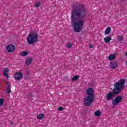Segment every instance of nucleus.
<instances>
[{
  "mask_svg": "<svg viewBox=\"0 0 127 127\" xmlns=\"http://www.w3.org/2000/svg\"><path fill=\"white\" fill-rule=\"evenodd\" d=\"M86 94L88 96L84 98V104L86 107H89L95 101V95L93 88H88L86 90Z\"/></svg>",
  "mask_w": 127,
  "mask_h": 127,
  "instance_id": "f03ea898",
  "label": "nucleus"
},
{
  "mask_svg": "<svg viewBox=\"0 0 127 127\" xmlns=\"http://www.w3.org/2000/svg\"><path fill=\"white\" fill-rule=\"evenodd\" d=\"M31 63H32V59L27 58L25 60V64L27 66H29V65H30V64H31Z\"/></svg>",
  "mask_w": 127,
  "mask_h": 127,
  "instance_id": "9d476101",
  "label": "nucleus"
},
{
  "mask_svg": "<svg viewBox=\"0 0 127 127\" xmlns=\"http://www.w3.org/2000/svg\"><path fill=\"white\" fill-rule=\"evenodd\" d=\"M126 56H127V52L126 53Z\"/></svg>",
  "mask_w": 127,
  "mask_h": 127,
  "instance_id": "c85d7f7f",
  "label": "nucleus"
},
{
  "mask_svg": "<svg viewBox=\"0 0 127 127\" xmlns=\"http://www.w3.org/2000/svg\"><path fill=\"white\" fill-rule=\"evenodd\" d=\"M44 118V115L43 114H40L37 115V119L38 120H42Z\"/></svg>",
  "mask_w": 127,
  "mask_h": 127,
  "instance_id": "2eb2a0df",
  "label": "nucleus"
},
{
  "mask_svg": "<svg viewBox=\"0 0 127 127\" xmlns=\"http://www.w3.org/2000/svg\"><path fill=\"white\" fill-rule=\"evenodd\" d=\"M63 110H64V109H63V107H59V111L60 112H61V111H63Z\"/></svg>",
  "mask_w": 127,
  "mask_h": 127,
  "instance_id": "393cba45",
  "label": "nucleus"
},
{
  "mask_svg": "<svg viewBox=\"0 0 127 127\" xmlns=\"http://www.w3.org/2000/svg\"><path fill=\"white\" fill-rule=\"evenodd\" d=\"M20 55L23 57L26 56L27 55H28V52L23 51L20 53Z\"/></svg>",
  "mask_w": 127,
  "mask_h": 127,
  "instance_id": "4468645a",
  "label": "nucleus"
},
{
  "mask_svg": "<svg viewBox=\"0 0 127 127\" xmlns=\"http://www.w3.org/2000/svg\"><path fill=\"white\" fill-rule=\"evenodd\" d=\"M67 47L68 49L71 48V47H72V44H68L67 45Z\"/></svg>",
  "mask_w": 127,
  "mask_h": 127,
  "instance_id": "b1692460",
  "label": "nucleus"
},
{
  "mask_svg": "<svg viewBox=\"0 0 127 127\" xmlns=\"http://www.w3.org/2000/svg\"><path fill=\"white\" fill-rule=\"evenodd\" d=\"M23 74L20 72H16L14 74V79L16 81H19L22 79Z\"/></svg>",
  "mask_w": 127,
  "mask_h": 127,
  "instance_id": "423d86ee",
  "label": "nucleus"
},
{
  "mask_svg": "<svg viewBox=\"0 0 127 127\" xmlns=\"http://www.w3.org/2000/svg\"><path fill=\"white\" fill-rule=\"evenodd\" d=\"M10 125H11L12 126L13 125V122H10Z\"/></svg>",
  "mask_w": 127,
  "mask_h": 127,
  "instance_id": "bb28decb",
  "label": "nucleus"
},
{
  "mask_svg": "<svg viewBox=\"0 0 127 127\" xmlns=\"http://www.w3.org/2000/svg\"><path fill=\"white\" fill-rule=\"evenodd\" d=\"M89 48H94V46L93 45H89Z\"/></svg>",
  "mask_w": 127,
  "mask_h": 127,
  "instance_id": "a878e982",
  "label": "nucleus"
},
{
  "mask_svg": "<svg viewBox=\"0 0 127 127\" xmlns=\"http://www.w3.org/2000/svg\"><path fill=\"white\" fill-rule=\"evenodd\" d=\"M11 89V88H7L6 93H7L8 94L11 93V90H10Z\"/></svg>",
  "mask_w": 127,
  "mask_h": 127,
  "instance_id": "4be33fe9",
  "label": "nucleus"
},
{
  "mask_svg": "<svg viewBox=\"0 0 127 127\" xmlns=\"http://www.w3.org/2000/svg\"><path fill=\"white\" fill-rule=\"evenodd\" d=\"M9 71V70L7 68H5L3 71V76L4 77H6L7 79L9 78V76L7 74L8 72Z\"/></svg>",
  "mask_w": 127,
  "mask_h": 127,
  "instance_id": "9b49d317",
  "label": "nucleus"
},
{
  "mask_svg": "<svg viewBox=\"0 0 127 127\" xmlns=\"http://www.w3.org/2000/svg\"><path fill=\"white\" fill-rule=\"evenodd\" d=\"M110 68H111V69H116V68L118 67V63L116 62L110 63Z\"/></svg>",
  "mask_w": 127,
  "mask_h": 127,
  "instance_id": "1a4fd4ad",
  "label": "nucleus"
},
{
  "mask_svg": "<svg viewBox=\"0 0 127 127\" xmlns=\"http://www.w3.org/2000/svg\"><path fill=\"white\" fill-rule=\"evenodd\" d=\"M125 80L124 79L116 82L114 85L115 88L113 89L112 93L114 95H119L122 92V90L125 89Z\"/></svg>",
  "mask_w": 127,
  "mask_h": 127,
  "instance_id": "7ed1b4c3",
  "label": "nucleus"
},
{
  "mask_svg": "<svg viewBox=\"0 0 127 127\" xmlns=\"http://www.w3.org/2000/svg\"><path fill=\"white\" fill-rule=\"evenodd\" d=\"M115 96V94L113 92H109L106 95V100L108 101H111L113 100V97Z\"/></svg>",
  "mask_w": 127,
  "mask_h": 127,
  "instance_id": "6e6552de",
  "label": "nucleus"
},
{
  "mask_svg": "<svg viewBox=\"0 0 127 127\" xmlns=\"http://www.w3.org/2000/svg\"><path fill=\"white\" fill-rule=\"evenodd\" d=\"M40 5H41V3H40V2H38L35 3V6H36V7H39Z\"/></svg>",
  "mask_w": 127,
  "mask_h": 127,
  "instance_id": "aec40b11",
  "label": "nucleus"
},
{
  "mask_svg": "<svg viewBox=\"0 0 127 127\" xmlns=\"http://www.w3.org/2000/svg\"><path fill=\"white\" fill-rule=\"evenodd\" d=\"M6 85L7 86V88H11V86H10V84H9V82H6Z\"/></svg>",
  "mask_w": 127,
  "mask_h": 127,
  "instance_id": "412c9836",
  "label": "nucleus"
},
{
  "mask_svg": "<svg viewBox=\"0 0 127 127\" xmlns=\"http://www.w3.org/2000/svg\"><path fill=\"white\" fill-rule=\"evenodd\" d=\"M38 40V34H30L27 38V41L28 44H34Z\"/></svg>",
  "mask_w": 127,
  "mask_h": 127,
  "instance_id": "20e7f679",
  "label": "nucleus"
},
{
  "mask_svg": "<svg viewBox=\"0 0 127 127\" xmlns=\"http://www.w3.org/2000/svg\"><path fill=\"white\" fill-rule=\"evenodd\" d=\"M123 100V97L121 96H117L115 99L112 101V105L113 106H118L119 104H120L121 102Z\"/></svg>",
  "mask_w": 127,
  "mask_h": 127,
  "instance_id": "39448f33",
  "label": "nucleus"
},
{
  "mask_svg": "<svg viewBox=\"0 0 127 127\" xmlns=\"http://www.w3.org/2000/svg\"><path fill=\"white\" fill-rule=\"evenodd\" d=\"M4 103V99L2 98H0V107H1Z\"/></svg>",
  "mask_w": 127,
  "mask_h": 127,
  "instance_id": "a211bd4d",
  "label": "nucleus"
},
{
  "mask_svg": "<svg viewBox=\"0 0 127 127\" xmlns=\"http://www.w3.org/2000/svg\"><path fill=\"white\" fill-rule=\"evenodd\" d=\"M78 79H79V76L77 75H75L71 79V81L72 82H74V81H77Z\"/></svg>",
  "mask_w": 127,
  "mask_h": 127,
  "instance_id": "f3484780",
  "label": "nucleus"
},
{
  "mask_svg": "<svg viewBox=\"0 0 127 127\" xmlns=\"http://www.w3.org/2000/svg\"><path fill=\"white\" fill-rule=\"evenodd\" d=\"M127 64V62H126Z\"/></svg>",
  "mask_w": 127,
  "mask_h": 127,
  "instance_id": "7c9ffc66",
  "label": "nucleus"
},
{
  "mask_svg": "<svg viewBox=\"0 0 127 127\" xmlns=\"http://www.w3.org/2000/svg\"><path fill=\"white\" fill-rule=\"evenodd\" d=\"M110 32H111V27H108L105 31V35L109 34V33H110Z\"/></svg>",
  "mask_w": 127,
  "mask_h": 127,
  "instance_id": "dca6fc26",
  "label": "nucleus"
},
{
  "mask_svg": "<svg viewBox=\"0 0 127 127\" xmlns=\"http://www.w3.org/2000/svg\"><path fill=\"white\" fill-rule=\"evenodd\" d=\"M87 13V9L83 4L76 5L72 7L71 15V22L75 32H80L83 28L84 21L83 19Z\"/></svg>",
  "mask_w": 127,
  "mask_h": 127,
  "instance_id": "f257e3e1",
  "label": "nucleus"
},
{
  "mask_svg": "<svg viewBox=\"0 0 127 127\" xmlns=\"http://www.w3.org/2000/svg\"><path fill=\"white\" fill-rule=\"evenodd\" d=\"M122 40H123V36H118V41H122Z\"/></svg>",
  "mask_w": 127,
  "mask_h": 127,
  "instance_id": "5701e85b",
  "label": "nucleus"
},
{
  "mask_svg": "<svg viewBox=\"0 0 127 127\" xmlns=\"http://www.w3.org/2000/svg\"><path fill=\"white\" fill-rule=\"evenodd\" d=\"M95 115L96 116V117H100V116H101V111H98L95 112Z\"/></svg>",
  "mask_w": 127,
  "mask_h": 127,
  "instance_id": "6ab92c4d",
  "label": "nucleus"
},
{
  "mask_svg": "<svg viewBox=\"0 0 127 127\" xmlns=\"http://www.w3.org/2000/svg\"><path fill=\"white\" fill-rule=\"evenodd\" d=\"M6 50L8 52H13L15 50V47L13 45H9L6 47Z\"/></svg>",
  "mask_w": 127,
  "mask_h": 127,
  "instance_id": "0eeeda50",
  "label": "nucleus"
},
{
  "mask_svg": "<svg viewBox=\"0 0 127 127\" xmlns=\"http://www.w3.org/2000/svg\"><path fill=\"white\" fill-rule=\"evenodd\" d=\"M27 75V76H29V74H26Z\"/></svg>",
  "mask_w": 127,
  "mask_h": 127,
  "instance_id": "cd10ccee",
  "label": "nucleus"
},
{
  "mask_svg": "<svg viewBox=\"0 0 127 127\" xmlns=\"http://www.w3.org/2000/svg\"><path fill=\"white\" fill-rule=\"evenodd\" d=\"M116 59V54H114L113 55H111L109 57V60L112 61Z\"/></svg>",
  "mask_w": 127,
  "mask_h": 127,
  "instance_id": "ddd939ff",
  "label": "nucleus"
},
{
  "mask_svg": "<svg viewBox=\"0 0 127 127\" xmlns=\"http://www.w3.org/2000/svg\"><path fill=\"white\" fill-rule=\"evenodd\" d=\"M31 97H32V95H31Z\"/></svg>",
  "mask_w": 127,
  "mask_h": 127,
  "instance_id": "c756f323",
  "label": "nucleus"
},
{
  "mask_svg": "<svg viewBox=\"0 0 127 127\" xmlns=\"http://www.w3.org/2000/svg\"><path fill=\"white\" fill-rule=\"evenodd\" d=\"M105 43H110V41L112 40L111 37H106L104 39Z\"/></svg>",
  "mask_w": 127,
  "mask_h": 127,
  "instance_id": "f8f14e48",
  "label": "nucleus"
}]
</instances>
